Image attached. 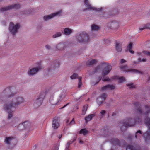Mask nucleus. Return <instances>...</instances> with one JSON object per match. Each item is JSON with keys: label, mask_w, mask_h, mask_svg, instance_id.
Returning <instances> with one entry per match:
<instances>
[{"label": "nucleus", "mask_w": 150, "mask_h": 150, "mask_svg": "<svg viewBox=\"0 0 150 150\" xmlns=\"http://www.w3.org/2000/svg\"><path fill=\"white\" fill-rule=\"evenodd\" d=\"M36 67L30 68L27 72V74L29 76H33L41 70L42 69L40 62H38L35 64Z\"/></svg>", "instance_id": "1"}, {"label": "nucleus", "mask_w": 150, "mask_h": 150, "mask_svg": "<svg viewBox=\"0 0 150 150\" xmlns=\"http://www.w3.org/2000/svg\"><path fill=\"white\" fill-rule=\"evenodd\" d=\"M24 101L23 98L20 96H17L15 97L12 100L10 101L8 104L11 108H14L19 105Z\"/></svg>", "instance_id": "2"}, {"label": "nucleus", "mask_w": 150, "mask_h": 150, "mask_svg": "<svg viewBox=\"0 0 150 150\" xmlns=\"http://www.w3.org/2000/svg\"><path fill=\"white\" fill-rule=\"evenodd\" d=\"M105 67V68L103 70L102 74L103 75H106L108 74L112 69L111 66L103 63L97 67L95 70L96 72L98 71L102 67Z\"/></svg>", "instance_id": "3"}, {"label": "nucleus", "mask_w": 150, "mask_h": 150, "mask_svg": "<svg viewBox=\"0 0 150 150\" xmlns=\"http://www.w3.org/2000/svg\"><path fill=\"white\" fill-rule=\"evenodd\" d=\"M21 27V25L19 23H14L12 22L10 23L9 30V32L12 35H14L18 33V30Z\"/></svg>", "instance_id": "4"}, {"label": "nucleus", "mask_w": 150, "mask_h": 150, "mask_svg": "<svg viewBox=\"0 0 150 150\" xmlns=\"http://www.w3.org/2000/svg\"><path fill=\"white\" fill-rule=\"evenodd\" d=\"M77 39L79 42H88L90 40L88 35L85 32H83L78 35Z\"/></svg>", "instance_id": "5"}, {"label": "nucleus", "mask_w": 150, "mask_h": 150, "mask_svg": "<svg viewBox=\"0 0 150 150\" xmlns=\"http://www.w3.org/2000/svg\"><path fill=\"white\" fill-rule=\"evenodd\" d=\"M62 13V10H60L56 12L48 15L44 16L43 19L45 21H48L57 16H60Z\"/></svg>", "instance_id": "6"}, {"label": "nucleus", "mask_w": 150, "mask_h": 150, "mask_svg": "<svg viewBox=\"0 0 150 150\" xmlns=\"http://www.w3.org/2000/svg\"><path fill=\"white\" fill-rule=\"evenodd\" d=\"M120 68L123 71L125 72H130L133 73L135 74H141L142 73L141 71L137 70L135 69H129L127 65H121L120 66Z\"/></svg>", "instance_id": "7"}, {"label": "nucleus", "mask_w": 150, "mask_h": 150, "mask_svg": "<svg viewBox=\"0 0 150 150\" xmlns=\"http://www.w3.org/2000/svg\"><path fill=\"white\" fill-rule=\"evenodd\" d=\"M20 5L18 4H15L8 6L6 7H1L0 8V12H4L13 8H18L20 7Z\"/></svg>", "instance_id": "8"}, {"label": "nucleus", "mask_w": 150, "mask_h": 150, "mask_svg": "<svg viewBox=\"0 0 150 150\" xmlns=\"http://www.w3.org/2000/svg\"><path fill=\"white\" fill-rule=\"evenodd\" d=\"M84 3L86 7V8L84 10H98V9H97L96 8L92 6L88 0H84Z\"/></svg>", "instance_id": "9"}, {"label": "nucleus", "mask_w": 150, "mask_h": 150, "mask_svg": "<svg viewBox=\"0 0 150 150\" xmlns=\"http://www.w3.org/2000/svg\"><path fill=\"white\" fill-rule=\"evenodd\" d=\"M13 108L10 107V106H9L8 104H6L4 105V110L8 113V119L11 118L13 116V111H11V110Z\"/></svg>", "instance_id": "10"}, {"label": "nucleus", "mask_w": 150, "mask_h": 150, "mask_svg": "<svg viewBox=\"0 0 150 150\" xmlns=\"http://www.w3.org/2000/svg\"><path fill=\"white\" fill-rule=\"evenodd\" d=\"M43 100V97H39L34 100L33 106L35 108H37L42 104Z\"/></svg>", "instance_id": "11"}, {"label": "nucleus", "mask_w": 150, "mask_h": 150, "mask_svg": "<svg viewBox=\"0 0 150 150\" xmlns=\"http://www.w3.org/2000/svg\"><path fill=\"white\" fill-rule=\"evenodd\" d=\"M59 119L58 117L54 118L52 122V127L56 129H57L59 126Z\"/></svg>", "instance_id": "12"}, {"label": "nucleus", "mask_w": 150, "mask_h": 150, "mask_svg": "<svg viewBox=\"0 0 150 150\" xmlns=\"http://www.w3.org/2000/svg\"><path fill=\"white\" fill-rule=\"evenodd\" d=\"M115 85H108L105 86L102 88V90L103 91H105L108 90H112L115 89Z\"/></svg>", "instance_id": "13"}, {"label": "nucleus", "mask_w": 150, "mask_h": 150, "mask_svg": "<svg viewBox=\"0 0 150 150\" xmlns=\"http://www.w3.org/2000/svg\"><path fill=\"white\" fill-rule=\"evenodd\" d=\"M106 97V95L104 93L101 95L100 97L98 98L97 99V102L99 105L101 104L105 100Z\"/></svg>", "instance_id": "14"}, {"label": "nucleus", "mask_w": 150, "mask_h": 150, "mask_svg": "<svg viewBox=\"0 0 150 150\" xmlns=\"http://www.w3.org/2000/svg\"><path fill=\"white\" fill-rule=\"evenodd\" d=\"M109 25H110V27L111 28L117 29L119 27V24L118 22L114 21L109 23Z\"/></svg>", "instance_id": "15"}, {"label": "nucleus", "mask_w": 150, "mask_h": 150, "mask_svg": "<svg viewBox=\"0 0 150 150\" xmlns=\"http://www.w3.org/2000/svg\"><path fill=\"white\" fill-rule=\"evenodd\" d=\"M98 62L96 59H91L88 60L86 63L87 65H91L96 64Z\"/></svg>", "instance_id": "16"}, {"label": "nucleus", "mask_w": 150, "mask_h": 150, "mask_svg": "<svg viewBox=\"0 0 150 150\" xmlns=\"http://www.w3.org/2000/svg\"><path fill=\"white\" fill-rule=\"evenodd\" d=\"M14 140V139L12 137H7L5 138V142L6 143L8 144L12 142Z\"/></svg>", "instance_id": "17"}, {"label": "nucleus", "mask_w": 150, "mask_h": 150, "mask_svg": "<svg viewBox=\"0 0 150 150\" xmlns=\"http://www.w3.org/2000/svg\"><path fill=\"white\" fill-rule=\"evenodd\" d=\"M28 125V122H24L19 125L18 126V128L20 129H23L22 128H26Z\"/></svg>", "instance_id": "18"}, {"label": "nucleus", "mask_w": 150, "mask_h": 150, "mask_svg": "<svg viewBox=\"0 0 150 150\" xmlns=\"http://www.w3.org/2000/svg\"><path fill=\"white\" fill-rule=\"evenodd\" d=\"M116 50L119 52H121L122 50L121 44L119 42H116L115 46Z\"/></svg>", "instance_id": "19"}, {"label": "nucleus", "mask_w": 150, "mask_h": 150, "mask_svg": "<svg viewBox=\"0 0 150 150\" xmlns=\"http://www.w3.org/2000/svg\"><path fill=\"white\" fill-rule=\"evenodd\" d=\"M64 34L66 35H70L72 32V30L69 28H65L64 30Z\"/></svg>", "instance_id": "20"}, {"label": "nucleus", "mask_w": 150, "mask_h": 150, "mask_svg": "<svg viewBox=\"0 0 150 150\" xmlns=\"http://www.w3.org/2000/svg\"><path fill=\"white\" fill-rule=\"evenodd\" d=\"M64 44L63 43H59L57 45L56 48L57 50H62L64 47Z\"/></svg>", "instance_id": "21"}, {"label": "nucleus", "mask_w": 150, "mask_h": 150, "mask_svg": "<svg viewBox=\"0 0 150 150\" xmlns=\"http://www.w3.org/2000/svg\"><path fill=\"white\" fill-rule=\"evenodd\" d=\"M94 116L95 115L94 114H91L86 117L85 118L86 122H87L90 121Z\"/></svg>", "instance_id": "22"}, {"label": "nucleus", "mask_w": 150, "mask_h": 150, "mask_svg": "<svg viewBox=\"0 0 150 150\" xmlns=\"http://www.w3.org/2000/svg\"><path fill=\"white\" fill-rule=\"evenodd\" d=\"M59 64L57 63L54 65H52L50 68H49V71H51L52 70H53L59 68Z\"/></svg>", "instance_id": "23"}, {"label": "nucleus", "mask_w": 150, "mask_h": 150, "mask_svg": "<svg viewBox=\"0 0 150 150\" xmlns=\"http://www.w3.org/2000/svg\"><path fill=\"white\" fill-rule=\"evenodd\" d=\"M132 121V120L131 119H129L127 121L126 123L125 124V125L127 127L128 126L131 127L134 126V124H130Z\"/></svg>", "instance_id": "24"}, {"label": "nucleus", "mask_w": 150, "mask_h": 150, "mask_svg": "<svg viewBox=\"0 0 150 150\" xmlns=\"http://www.w3.org/2000/svg\"><path fill=\"white\" fill-rule=\"evenodd\" d=\"M132 43H130L127 46V50H129V52L131 53L134 54V51L132 50Z\"/></svg>", "instance_id": "25"}, {"label": "nucleus", "mask_w": 150, "mask_h": 150, "mask_svg": "<svg viewBox=\"0 0 150 150\" xmlns=\"http://www.w3.org/2000/svg\"><path fill=\"white\" fill-rule=\"evenodd\" d=\"M91 28L92 30L96 31L99 30L100 27L98 25L93 24L91 26Z\"/></svg>", "instance_id": "26"}, {"label": "nucleus", "mask_w": 150, "mask_h": 150, "mask_svg": "<svg viewBox=\"0 0 150 150\" xmlns=\"http://www.w3.org/2000/svg\"><path fill=\"white\" fill-rule=\"evenodd\" d=\"M62 96H59L57 101H55V102H52V103L53 104H55V105H58L62 101Z\"/></svg>", "instance_id": "27"}, {"label": "nucleus", "mask_w": 150, "mask_h": 150, "mask_svg": "<svg viewBox=\"0 0 150 150\" xmlns=\"http://www.w3.org/2000/svg\"><path fill=\"white\" fill-rule=\"evenodd\" d=\"M67 125H74L75 123V122L74 119H72L71 120L70 119L67 120Z\"/></svg>", "instance_id": "28"}, {"label": "nucleus", "mask_w": 150, "mask_h": 150, "mask_svg": "<svg viewBox=\"0 0 150 150\" xmlns=\"http://www.w3.org/2000/svg\"><path fill=\"white\" fill-rule=\"evenodd\" d=\"M10 92V91L9 88H7L4 90L3 92V93L4 94L6 95V96H9V93Z\"/></svg>", "instance_id": "29"}, {"label": "nucleus", "mask_w": 150, "mask_h": 150, "mask_svg": "<svg viewBox=\"0 0 150 150\" xmlns=\"http://www.w3.org/2000/svg\"><path fill=\"white\" fill-rule=\"evenodd\" d=\"M62 35V33L61 32H57L56 33L54 34L52 37L53 38H56L57 37H59Z\"/></svg>", "instance_id": "30"}, {"label": "nucleus", "mask_w": 150, "mask_h": 150, "mask_svg": "<svg viewBox=\"0 0 150 150\" xmlns=\"http://www.w3.org/2000/svg\"><path fill=\"white\" fill-rule=\"evenodd\" d=\"M114 77L115 79H118L119 80V82L120 83L122 82L125 80V78L122 77L119 78L117 76H115Z\"/></svg>", "instance_id": "31"}, {"label": "nucleus", "mask_w": 150, "mask_h": 150, "mask_svg": "<svg viewBox=\"0 0 150 150\" xmlns=\"http://www.w3.org/2000/svg\"><path fill=\"white\" fill-rule=\"evenodd\" d=\"M88 133V131L85 129H81L79 132L80 134H83L84 135H86Z\"/></svg>", "instance_id": "32"}, {"label": "nucleus", "mask_w": 150, "mask_h": 150, "mask_svg": "<svg viewBox=\"0 0 150 150\" xmlns=\"http://www.w3.org/2000/svg\"><path fill=\"white\" fill-rule=\"evenodd\" d=\"M88 108V105H85L83 106L82 110V115H85L87 109Z\"/></svg>", "instance_id": "33"}, {"label": "nucleus", "mask_w": 150, "mask_h": 150, "mask_svg": "<svg viewBox=\"0 0 150 150\" xmlns=\"http://www.w3.org/2000/svg\"><path fill=\"white\" fill-rule=\"evenodd\" d=\"M72 143V142H68L66 144L65 150H69V148L70 145Z\"/></svg>", "instance_id": "34"}, {"label": "nucleus", "mask_w": 150, "mask_h": 150, "mask_svg": "<svg viewBox=\"0 0 150 150\" xmlns=\"http://www.w3.org/2000/svg\"><path fill=\"white\" fill-rule=\"evenodd\" d=\"M45 48L48 50H50L52 49V47L50 44H47L45 45Z\"/></svg>", "instance_id": "35"}, {"label": "nucleus", "mask_w": 150, "mask_h": 150, "mask_svg": "<svg viewBox=\"0 0 150 150\" xmlns=\"http://www.w3.org/2000/svg\"><path fill=\"white\" fill-rule=\"evenodd\" d=\"M145 110L146 111L144 113V114L146 115L148 113H149V111H150V108L149 106H147L146 107Z\"/></svg>", "instance_id": "36"}, {"label": "nucleus", "mask_w": 150, "mask_h": 150, "mask_svg": "<svg viewBox=\"0 0 150 150\" xmlns=\"http://www.w3.org/2000/svg\"><path fill=\"white\" fill-rule=\"evenodd\" d=\"M100 115H99V116L100 117H102L105 114L106 111L105 110H102L100 112Z\"/></svg>", "instance_id": "37"}, {"label": "nucleus", "mask_w": 150, "mask_h": 150, "mask_svg": "<svg viewBox=\"0 0 150 150\" xmlns=\"http://www.w3.org/2000/svg\"><path fill=\"white\" fill-rule=\"evenodd\" d=\"M78 79H79V84H78V87L79 88H80L82 85V83L81 82V77H79V78Z\"/></svg>", "instance_id": "38"}, {"label": "nucleus", "mask_w": 150, "mask_h": 150, "mask_svg": "<svg viewBox=\"0 0 150 150\" xmlns=\"http://www.w3.org/2000/svg\"><path fill=\"white\" fill-rule=\"evenodd\" d=\"M141 134V131L139 130L138 131H137L135 135V137L136 138H137L139 136H140Z\"/></svg>", "instance_id": "39"}, {"label": "nucleus", "mask_w": 150, "mask_h": 150, "mask_svg": "<svg viewBox=\"0 0 150 150\" xmlns=\"http://www.w3.org/2000/svg\"><path fill=\"white\" fill-rule=\"evenodd\" d=\"M145 124L150 129V119H149L148 121H146Z\"/></svg>", "instance_id": "40"}, {"label": "nucleus", "mask_w": 150, "mask_h": 150, "mask_svg": "<svg viewBox=\"0 0 150 150\" xmlns=\"http://www.w3.org/2000/svg\"><path fill=\"white\" fill-rule=\"evenodd\" d=\"M126 150H134V149L132 145H129L127 146Z\"/></svg>", "instance_id": "41"}, {"label": "nucleus", "mask_w": 150, "mask_h": 150, "mask_svg": "<svg viewBox=\"0 0 150 150\" xmlns=\"http://www.w3.org/2000/svg\"><path fill=\"white\" fill-rule=\"evenodd\" d=\"M77 76V75L76 74H74L73 75H72L71 76V79H76Z\"/></svg>", "instance_id": "42"}, {"label": "nucleus", "mask_w": 150, "mask_h": 150, "mask_svg": "<svg viewBox=\"0 0 150 150\" xmlns=\"http://www.w3.org/2000/svg\"><path fill=\"white\" fill-rule=\"evenodd\" d=\"M52 102H55V101L54 100L53 97L50 98V102L52 105H55V104L53 103H52Z\"/></svg>", "instance_id": "43"}, {"label": "nucleus", "mask_w": 150, "mask_h": 150, "mask_svg": "<svg viewBox=\"0 0 150 150\" xmlns=\"http://www.w3.org/2000/svg\"><path fill=\"white\" fill-rule=\"evenodd\" d=\"M143 53L145 55H148L150 56V52L146 51H144L143 52Z\"/></svg>", "instance_id": "44"}, {"label": "nucleus", "mask_w": 150, "mask_h": 150, "mask_svg": "<svg viewBox=\"0 0 150 150\" xmlns=\"http://www.w3.org/2000/svg\"><path fill=\"white\" fill-rule=\"evenodd\" d=\"M102 80L104 81H110V79L107 77H103L102 78Z\"/></svg>", "instance_id": "45"}, {"label": "nucleus", "mask_w": 150, "mask_h": 150, "mask_svg": "<svg viewBox=\"0 0 150 150\" xmlns=\"http://www.w3.org/2000/svg\"><path fill=\"white\" fill-rule=\"evenodd\" d=\"M146 29H150V23H147L144 25Z\"/></svg>", "instance_id": "46"}, {"label": "nucleus", "mask_w": 150, "mask_h": 150, "mask_svg": "<svg viewBox=\"0 0 150 150\" xmlns=\"http://www.w3.org/2000/svg\"><path fill=\"white\" fill-rule=\"evenodd\" d=\"M127 85L130 88H132L134 87V86L133 84H127Z\"/></svg>", "instance_id": "47"}, {"label": "nucleus", "mask_w": 150, "mask_h": 150, "mask_svg": "<svg viewBox=\"0 0 150 150\" xmlns=\"http://www.w3.org/2000/svg\"><path fill=\"white\" fill-rule=\"evenodd\" d=\"M138 60L139 62H141V61H142L143 62H146V59H141V58H139L138 59Z\"/></svg>", "instance_id": "48"}, {"label": "nucleus", "mask_w": 150, "mask_h": 150, "mask_svg": "<svg viewBox=\"0 0 150 150\" xmlns=\"http://www.w3.org/2000/svg\"><path fill=\"white\" fill-rule=\"evenodd\" d=\"M144 29H146V28H145V26L144 25L143 26V27H140L139 28V30L140 31H141Z\"/></svg>", "instance_id": "49"}, {"label": "nucleus", "mask_w": 150, "mask_h": 150, "mask_svg": "<svg viewBox=\"0 0 150 150\" xmlns=\"http://www.w3.org/2000/svg\"><path fill=\"white\" fill-rule=\"evenodd\" d=\"M126 62V61L123 59H122L120 60V62L121 64L124 63Z\"/></svg>", "instance_id": "50"}, {"label": "nucleus", "mask_w": 150, "mask_h": 150, "mask_svg": "<svg viewBox=\"0 0 150 150\" xmlns=\"http://www.w3.org/2000/svg\"><path fill=\"white\" fill-rule=\"evenodd\" d=\"M79 143L80 144H82L83 143V142L81 140L80 138L79 139Z\"/></svg>", "instance_id": "51"}, {"label": "nucleus", "mask_w": 150, "mask_h": 150, "mask_svg": "<svg viewBox=\"0 0 150 150\" xmlns=\"http://www.w3.org/2000/svg\"><path fill=\"white\" fill-rule=\"evenodd\" d=\"M76 138H77V137L76 136L75 137H74V138H73V141H69V142H74V141L76 140Z\"/></svg>", "instance_id": "52"}, {"label": "nucleus", "mask_w": 150, "mask_h": 150, "mask_svg": "<svg viewBox=\"0 0 150 150\" xmlns=\"http://www.w3.org/2000/svg\"><path fill=\"white\" fill-rule=\"evenodd\" d=\"M62 134H59L58 136V137L59 139H60L62 137Z\"/></svg>", "instance_id": "53"}, {"label": "nucleus", "mask_w": 150, "mask_h": 150, "mask_svg": "<svg viewBox=\"0 0 150 150\" xmlns=\"http://www.w3.org/2000/svg\"><path fill=\"white\" fill-rule=\"evenodd\" d=\"M137 54L138 55H141V53L140 52H137Z\"/></svg>", "instance_id": "54"}, {"label": "nucleus", "mask_w": 150, "mask_h": 150, "mask_svg": "<svg viewBox=\"0 0 150 150\" xmlns=\"http://www.w3.org/2000/svg\"><path fill=\"white\" fill-rule=\"evenodd\" d=\"M68 105V104H67L64 106L63 107L61 108H60L61 109H62V108H64L66 106H67V105Z\"/></svg>", "instance_id": "55"}, {"label": "nucleus", "mask_w": 150, "mask_h": 150, "mask_svg": "<svg viewBox=\"0 0 150 150\" xmlns=\"http://www.w3.org/2000/svg\"><path fill=\"white\" fill-rule=\"evenodd\" d=\"M138 111H139V112H140V113H142V110L141 109H139V110H138Z\"/></svg>", "instance_id": "56"}, {"label": "nucleus", "mask_w": 150, "mask_h": 150, "mask_svg": "<svg viewBox=\"0 0 150 150\" xmlns=\"http://www.w3.org/2000/svg\"><path fill=\"white\" fill-rule=\"evenodd\" d=\"M133 64H138V63L137 62H136V61H134L133 62Z\"/></svg>", "instance_id": "57"}, {"label": "nucleus", "mask_w": 150, "mask_h": 150, "mask_svg": "<svg viewBox=\"0 0 150 150\" xmlns=\"http://www.w3.org/2000/svg\"><path fill=\"white\" fill-rule=\"evenodd\" d=\"M3 1V0H0V2L2 1Z\"/></svg>", "instance_id": "58"}]
</instances>
